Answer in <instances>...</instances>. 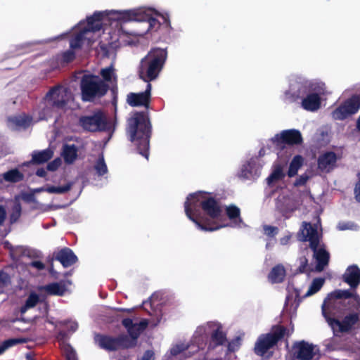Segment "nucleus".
I'll list each match as a JSON object with an SVG mask.
<instances>
[{
    "label": "nucleus",
    "instance_id": "f257e3e1",
    "mask_svg": "<svg viewBox=\"0 0 360 360\" xmlns=\"http://www.w3.org/2000/svg\"><path fill=\"white\" fill-rule=\"evenodd\" d=\"M155 16L162 18L167 29H172L169 12L150 6L96 11L72 29L70 49L63 53L62 60L65 63L73 60L79 51L89 49L98 39L103 55L114 57L120 46L128 44L127 37L129 32L124 29V25L129 22L143 23L144 29L137 34L143 35L158 25Z\"/></svg>",
    "mask_w": 360,
    "mask_h": 360
},
{
    "label": "nucleus",
    "instance_id": "f03ea898",
    "mask_svg": "<svg viewBox=\"0 0 360 360\" xmlns=\"http://www.w3.org/2000/svg\"><path fill=\"white\" fill-rule=\"evenodd\" d=\"M184 210L187 217L198 229L204 231H214L226 226L242 228L244 226L238 207L231 205L224 210L208 193L198 191L188 195Z\"/></svg>",
    "mask_w": 360,
    "mask_h": 360
},
{
    "label": "nucleus",
    "instance_id": "7ed1b4c3",
    "mask_svg": "<svg viewBox=\"0 0 360 360\" xmlns=\"http://www.w3.org/2000/svg\"><path fill=\"white\" fill-rule=\"evenodd\" d=\"M330 94L326 83L321 79L295 74L289 77V89L284 91L282 98L288 102L301 98V108L313 112L321 108L322 98Z\"/></svg>",
    "mask_w": 360,
    "mask_h": 360
},
{
    "label": "nucleus",
    "instance_id": "20e7f679",
    "mask_svg": "<svg viewBox=\"0 0 360 360\" xmlns=\"http://www.w3.org/2000/svg\"><path fill=\"white\" fill-rule=\"evenodd\" d=\"M227 341L223 324L216 320L203 322L195 328L189 342L179 341L173 344L169 351L170 356L183 354L187 357L186 350L192 347L196 350H212L224 345Z\"/></svg>",
    "mask_w": 360,
    "mask_h": 360
},
{
    "label": "nucleus",
    "instance_id": "39448f33",
    "mask_svg": "<svg viewBox=\"0 0 360 360\" xmlns=\"http://www.w3.org/2000/svg\"><path fill=\"white\" fill-rule=\"evenodd\" d=\"M342 298H351L353 307L356 309L360 307V297L356 292L352 293L348 290H336L327 296L322 304V313L335 335L349 330L359 319L356 314L345 316L342 321L330 316L334 311L340 310Z\"/></svg>",
    "mask_w": 360,
    "mask_h": 360
},
{
    "label": "nucleus",
    "instance_id": "423d86ee",
    "mask_svg": "<svg viewBox=\"0 0 360 360\" xmlns=\"http://www.w3.org/2000/svg\"><path fill=\"white\" fill-rule=\"evenodd\" d=\"M127 132L130 141L139 150V153L148 159L150 124L148 116L143 112H136L129 120Z\"/></svg>",
    "mask_w": 360,
    "mask_h": 360
},
{
    "label": "nucleus",
    "instance_id": "0eeeda50",
    "mask_svg": "<svg viewBox=\"0 0 360 360\" xmlns=\"http://www.w3.org/2000/svg\"><path fill=\"white\" fill-rule=\"evenodd\" d=\"M319 224L311 225L310 223L303 222L298 233V238L302 241H309L310 248L314 252L316 261L315 270L320 272L328 265L329 253L326 250L321 243V235L319 231Z\"/></svg>",
    "mask_w": 360,
    "mask_h": 360
},
{
    "label": "nucleus",
    "instance_id": "6e6552de",
    "mask_svg": "<svg viewBox=\"0 0 360 360\" xmlns=\"http://www.w3.org/2000/svg\"><path fill=\"white\" fill-rule=\"evenodd\" d=\"M167 58V53L165 49L160 48L151 49L140 62L139 68L140 77L147 84L155 79L162 71Z\"/></svg>",
    "mask_w": 360,
    "mask_h": 360
},
{
    "label": "nucleus",
    "instance_id": "1a4fd4ad",
    "mask_svg": "<svg viewBox=\"0 0 360 360\" xmlns=\"http://www.w3.org/2000/svg\"><path fill=\"white\" fill-rule=\"evenodd\" d=\"M293 330V327L289 329H286L281 326L274 327L269 333L259 337L255 346V353L259 356H264L279 340L285 336L291 335Z\"/></svg>",
    "mask_w": 360,
    "mask_h": 360
},
{
    "label": "nucleus",
    "instance_id": "9d476101",
    "mask_svg": "<svg viewBox=\"0 0 360 360\" xmlns=\"http://www.w3.org/2000/svg\"><path fill=\"white\" fill-rule=\"evenodd\" d=\"M82 97L84 101H90L96 96H103L108 91V85L99 77L84 75L81 80Z\"/></svg>",
    "mask_w": 360,
    "mask_h": 360
},
{
    "label": "nucleus",
    "instance_id": "9b49d317",
    "mask_svg": "<svg viewBox=\"0 0 360 360\" xmlns=\"http://www.w3.org/2000/svg\"><path fill=\"white\" fill-rule=\"evenodd\" d=\"M45 101L56 110H65L75 106L71 92L63 86H56L50 90L46 96Z\"/></svg>",
    "mask_w": 360,
    "mask_h": 360
},
{
    "label": "nucleus",
    "instance_id": "f8f14e48",
    "mask_svg": "<svg viewBox=\"0 0 360 360\" xmlns=\"http://www.w3.org/2000/svg\"><path fill=\"white\" fill-rule=\"evenodd\" d=\"M360 109V96L354 95L342 102L332 112V117L336 120H343L356 114Z\"/></svg>",
    "mask_w": 360,
    "mask_h": 360
},
{
    "label": "nucleus",
    "instance_id": "ddd939ff",
    "mask_svg": "<svg viewBox=\"0 0 360 360\" xmlns=\"http://www.w3.org/2000/svg\"><path fill=\"white\" fill-rule=\"evenodd\" d=\"M79 123L85 130L90 131L105 130L108 125L106 117L101 112L81 117Z\"/></svg>",
    "mask_w": 360,
    "mask_h": 360
},
{
    "label": "nucleus",
    "instance_id": "4468645a",
    "mask_svg": "<svg viewBox=\"0 0 360 360\" xmlns=\"http://www.w3.org/2000/svg\"><path fill=\"white\" fill-rule=\"evenodd\" d=\"M123 326L127 328L129 335L132 340L129 342L127 341V345H124L127 347H131L136 345V339L140 334L146 329L148 322L146 319H124L122 321Z\"/></svg>",
    "mask_w": 360,
    "mask_h": 360
},
{
    "label": "nucleus",
    "instance_id": "2eb2a0df",
    "mask_svg": "<svg viewBox=\"0 0 360 360\" xmlns=\"http://www.w3.org/2000/svg\"><path fill=\"white\" fill-rule=\"evenodd\" d=\"M264 165L259 158H252L242 165L238 175L245 179H257L260 176Z\"/></svg>",
    "mask_w": 360,
    "mask_h": 360
},
{
    "label": "nucleus",
    "instance_id": "dca6fc26",
    "mask_svg": "<svg viewBox=\"0 0 360 360\" xmlns=\"http://www.w3.org/2000/svg\"><path fill=\"white\" fill-rule=\"evenodd\" d=\"M318 352L316 346L304 340L296 342L292 345L293 356L297 360H313Z\"/></svg>",
    "mask_w": 360,
    "mask_h": 360
},
{
    "label": "nucleus",
    "instance_id": "f3484780",
    "mask_svg": "<svg viewBox=\"0 0 360 360\" xmlns=\"http://www.w3.org/2000/svg\"><path fill=\"white\" fill-rule=\"evenodd\" d=\"M297 206L298 202L288 190H283L276 199V209L285 216L293 212Z\"/></svg>",
    "mask_w": 360,
    "mask_h": 360
},
{
    "label": "nucleus",
    "instance_id": "a211bd4d",
    "mask_svg": "<svg viewBox=\"0 0 360 360\" xmlns=\"http://www.w3.org/2000/svg\"><path fill=\"white\" fill-rule=\"evenodd\" d=\"M271 141L273 143L280 146L283 143L289 145L300 144L302 141V138L300 131L296 129H288L276 134L271 138Z\"/></svg>",
    "mask_w": 360,
    "mask_h": 360
},
{
    "label": "nucleus",
    "instance_id": "6ab92c4d",
    "mask_svg": "<svg viewBox=\"0 0 360 360\" xmlns=\"http://www.w3.org/2000/svg\"><path fill=\"white\" fill-rule=\"evenodd\" d=\"M96 344L101 348L112 351L120 349V347H127L124 345H127V338H112L106 335H97L95 337Z\"/></svg>",
    "mask_w": 360,
    "mask_h": 360
},
{
    "label": "nucleus",
    "instance_id": "aec40b11",
    "mask_svg": "<svg viewBox=\"0 0 360 360\" xmlns=\"http://www.w3.org/2000/svg\"><path fill=\"white\" fill-rule=\"evenodd\" d=\"M151 84L148 83L146 89L143 92L130 93L127 96V103L131 106H146L147 107L150 98Z\"/></svg>",
    "mask_w": 360,
    "mask_h": 360
},
{
    "label": "nucleus",
    "instance_id": "412c9836",
    "mask_svg": "<svg viewBox=\"0 0 360 360\" xmlns=\"http://www.w3.org/2000/svg\"><path fill=\"white\" fill-rule=\"evenodd\" d=\"M285 165L284 163L276 162L274 163L271 172L266 179V183L269 186H274L276 183L282 181L285 174Z\"/></svg>",
    "mask_w": 360,
    "mask_h": 360
},
{
    "label": "nucleus",
    "instance_id": "4be33fe9",
    "mask_svg": "<svg viewBox=\"0 0 360 360\" xmlns=\"http://www.w3.org/2000/svg\"><path fill=\"white\" fill-rule=\"evenodd\" d=\"M337 156L333 152H327L319 156L318 167L320 170L328 172L335 168Z\"/></svg>",
    "mask_w": 360,
    "mask_h": 360
},
{
    "label": "nucleus",
    "instance_id": "5701e85b",
    "mask_svg": "<svg viewBox=\"0 0 360 360\" xmlns=\"http://www.w3.org/2000/svg\"><path fill=\"white\" fill-rule=\"evenodd\" d=\"M343 280L351 288H356L360 284V269L356 265L348 266L343 274Z\"/></svg>",
    "mask_w": 360,
    "mask_h": 360
},
{
    "label": "nucleus",
    "instance_id": "b1692460",
    "mask_svg": "<svg viewBox=\"0 0 360 360\" xmlns=\"http://www.w3.org/2000/svg\"><path fill=\"white\" fill-rule=\"evenodd\" d=\"M64 267H68L77 262V257L69 248H64L59 251L56 257Z\"/></svg>",
    "mask_w": 360,
    "mask_h": 360
},
{
    "label": "nucleus",
    "instance_id": "393cba45",
    "mask_svg": "<svg viewBox=\"0 0 360 360\" xmlns=\"http://www.w3.org/2000/svg\"><path fill=\"white\" fill-rule=\"evenodd\" d=\"M286 271L282 264L274 266L268 275V281L271 283H279L284 281Z\"/></svg>",
    "mask_w": 360,
    "mask_h": 360
},
{
    "label": "nucleus",
    "instance_id": "a878e982",
    "mask_svg": "<svg viewBox=\"0 0 360 360\" xmlns=\"http://www.w3.org/2000/svg\"><path fill=\"white\" fill-rule=\"evenodd\" d=\"M32 122V119L25 115H20L8 118V126L10 127H27Z\"/></svg>",
    "mask_w": 360,
    "mask_h": 360
},
{
    "label": "nucleus",
    "instance_id": "bb28decb",
    "mask_svg": "<svg viewBox=\"0 0 360 360\" xmlns=\"http://www.w3.org/2000/svg\"><path fill=\"white\" fill-rule=\"evenodd\" d=\"M62 156L67 164L72 163L77 157V149L73 144L63 146Z\"/></svg>",
    "mask_w": 360,
    "mask_h": 360
},
{
    "label": "nucleus",
    "instance_id": "cd10ccee",
    "mask_svg": "<svg viewBox=\"0 0 360 360\" xmlns=\"http://www.w3.org/2000/svg\"><path fill=\"white\" fill-rule=\"evenodd\" d=\"M101 75L103 79V82L108 85V88L109 87V85H113L116 83L117 77L112 65L101 69Z\"/></svg>",
    "mask_w": 360,
    "mask_h": 360
},
{
    "label": "nucleus",
    "instance_id": "c85d7f7f",
    "mask_svg": "<svg viewBox=\"0 0 360 360\" xmlns=\"http://www.w3.org/2000/svg\"><path fill=\"white\" fill-rule=\"evenodd\" d=\"M49 295H63L66 291V288L63 283H53L41 288Z\"/></svg>",
    "mask_w": 360,
    "mask_h": 360
},
{
    "label": "nucleus",
    "instance_id": "c756f323",
    "mask_svg": "<svg viewBox=\"0 0 360 360\" xmlns=\"http://www.w3.org/2000/svg\"><path fill=\"white\" fill-rule=\"evenodd\" d=\"M304 163V158L301 155H295L289 165L287 174L289 177L295 176Z\"/></svg>",
    "mask_w": 360,
    "mask_h": 360
},
{
    "label": "nucleus",
    "instance_id": "7c9ffc66",
    "mask_svg": "<svg viewBox=\"0 0 360 360\" xmlns=\"http://www.w3.org/2000/svg\"><path fill=\"white\" fill-rule=\"evenodd\" d=\"M53 152L51 149L34 152L32 154V161L35 163H43L49 160L53 156Z\"/></svg>",
    "mask_w": 360,
    "mask_h": 360
},
{
    "label": "nucleus",
    "instance_id": "2f4dec72",
    "mask_svg": "<svg viewBox=\"0 0 360 360\" xmlns=\"http://www.w3.org/2000/svg\"><path fill=\"white\" fill-rule=\"evenodd\" d=\"M325 283V278H314L311 283L310 284L307 291L306 292L304 297H309L317 292H319L321 288L323 287V284Z\"/></svg>",
    "mask_w": 360,
    "mask_h": 360
},
{
    "label": "nucleus",
    "instance_id": "473e14b6",
    "mask_svg": "<svg viewBox=\"0 0 360 360\" xmlns=\"http://www.w3.org/2000/svg\"><path fill=\"white\" fill-rule=\"evenodd\" d=\"M26 342V340L23 338H13L4 341L0 345V355L4 354L8 349L20 343Z\"/></svg>",
    "mask_w": 360,
    "mask_h": 360
},
{
    "label": "nucleus",
    "instance_id": "72a5a7b5",
    "mask_svg": "<svg viewBox=\"0 0 360 360\" xmlns=\"http://www.w3.org/2000/svg\"><path fill=\"white\" fill-rule=\"evenodd\" d=\"M3 178L8 182H18L22 179L23 175L18 169H11L3 174Z\"/></svg>",
    "mask_w": 360,
    "mask_h": 360
},
{
    "label": "nucleus",
    "instance_id": "f704fd0d",
    "mask_svg": "<svg viewBox=\"0 0 360 360\" xmlns=\"http://www.w3.org/2000/svg\"><path fill=\"white\" fill-rule=\"evenodd\" d=\"M94 169L96 171V173L100 176H103L108 172L107 165L105 162L104 158L103 155H101L98 158L94 165Z\"/></svg>",
    "mask_w": 360,
    "mask_h": 360
},
{
    "label": "nucleus",
    "instance_id": "c9c22d12",
    "mask_svg": "<svg viewBox=\"0 0 360 360\" xmlns=\"http://www.w3.org/2000/svg\"><path fill=\"white\" fill-rule=\"evenodd\" d=\"M38 302V295L35 293H31L27 299L25 306L21 308V312L25 313L28 309L34 307Z\"/></svg>",
    "mask_w": 360,
    "mask_h": 360
},
{
    "label": "nucleus",
    "instance_id": "e433bc0d",
    "mask_svg": "<svg viewBox=\"0 0 360 360\" xmlns=\"http://www.w3.org/2000/svg\"><path fill=\"white\" fill-rule=\"evenodd\" d=\"M71 188V184H68L61 186H48L46 191L49 193H64L68 191Z\"/></svg>",
    "mask_w": 360,
    "mask_h": 360
},
{
    "label": "nucleus",
    "instance_id": "4c0bfd02",
    "mask_svg": "<svg viewBox=\"0 0 360 360\" xmlns=\"http://www.w3.org/2000/svg\"><path fill=\"white\" fill-rule=\"evenodd\" d=\"M21 214V206L18 202H15L13 208L12 212L11 214L10 220L11 223L15 222L20 217Z\"/></svg>",
    "mask_w": 360,
    "mask_h": 360
},
{
    "label": "nucleus",
    "instance_id": "58836bf2",
    "mask_svg": "<svg viewBox=\"0 0 360 360\" xmlns=\"http://www.w3.org/2000/svg\"><path fill=\"white\" fill-rule=\"evenodd\" d=\"M264 233L268 237H274L278 233V229L276 226L264 225L263 226Z\"/></svg>",
    "mask_w": 360,
    "mask_h": 360
},
{
    "label": "nucleus",
    "instance_id": "ea45409f",
    "mask_svg": "<svg viewBox=\"0 0 360 360\" xmlns=\"http://www.w3.org/2000/svg\"><path fill=\"white\" fill-rule=\"evenodd\" d=\"M309 179V176L307 174H302V175L299 176L295 181L294 182L295 186H300L304 185L307 181Z\"/></svg>",
    "mask_w": 360,
    "mask_h": 360
},
{
    "label": "nucleus",
    "instance_id": "a19ab883",
    "mask_svg": "<svg viewBox=\"0 0 360 360\" xmlns=\"http://www.w3.org/2000/svg\"><path fill=\"white\" fill-rule=\"evenodd\" d=\"M338 229L340 231L353 230L356 229V226L352 222H340Z\"/></svg>",
    "mask_w": 360,
    "mask_h": 360
},
{
    "label": "nucleus",
    "instance_id": "79ce46f5",
    "mask_svg": "<svg viewBox=\"0 0 360 360\" xmlns=\"http://www.w3.org/2000/svg\"><path fill=\"white\" fill-rule=\"evenodd\" d=\"M60 165L61 160L58 158L47 165V169L53 172L56 170L60 166Z\"/></svg>",
    "mask_w": 360,
    "mask_h": 360
},
{
    "label": "nucleus",
    "instance_id": "37998d69",
    "mask_svg": "<svg viewBox=\"0 0 360 360\" xmlns=\"http://www.w3.org/2000/svg\"><path fill=\"white\" fill-rule=\"evenodd\" d=\"M21 198L26 202H35V197L34 194L31 191L30 193H24L21 195Z\"/></svg>",
    "mask_w": 360,
    "mask_h": 360
},
{
    "label": "nucleus",
    "instance_id": "c03bdc74",
    "mask_svg": "<svg viewBox=\"0 0 360 360\" xmlns=\"http://www.w3.org/2000/svg\"><path fill=\"white\" fill-rule=\"evenodd\" d=\"M155 353L153 350H147L139 360H154Z\"/></svg>",
    "mask_w": 360,
    "mask_h": 360
},
{
    "label": "nucleus",
    "instance_id": "a18cd8bd",
    "mask_svg": "<svg viewBox=\"0 0 360 360\" xmlns=\"http://www.w3.org/2000/svg\"><path fill=\"white\" fill-rule=\"evenodd\" d=\"M65 323L66 325L67 329H68L70 332H75L78 328L77 323L75 321H68Z\"/></svg>",
    "mask_w": 360,
    "mask_h": 360
},
{
    "label": "nucleus",
    "instance_id": "49530a36",
    "mask_svg": "<svg viewBox=\"0 0 360 360\" xmlns=\"http://www.w3.org/2000/svg\"><path fill=\"white\" fill-rule=\"evenodd\" d=\"M292 236V233H287L286 235L283 236L280 238L279 243L281 245H287L289 244L291 238Z\"/></svg>",
    "mask_w": 360,
    "mask_h": 360
},
{
    "label": "nucleus",
    "instance_id": "de8ad7c7",
    "mask_svg": "<svg viewBox=\"0 0 360 360\" xmlns=\"http://www.w3.org/2000/svg\"><path fill=\"white\" fill-rule=\"evenodd\" d=\"M65 351L67 352L68 358L69 360L75 358V352L69 345L63 346Z\"/></svg>",
    "mask_w": 360,
    "mask_h": 360
},
{
    "label": "nucleus",
    "instance_id": "09e8293b",
    "mask_svg": "<svg viewBox=\"0 0 360 360\" xmlns=\"http://www.w3.org/2000/svg\"><path fill=\"white\" fill-rule=\"evenodd\" d=\"M300 266L299 267L300 272H304L306 270L307 265V259L305 257H302L300 259Z\"/></svg>",
    "mask_w": 360,
    "mask_h": 360
},
{
    "label": "nucleus",
    "instance_id": "8fccbe9b",
    "mask_svg": "<svg viewBox=\"0 0 360 360\" xmlns=\"http://www.w3.org/2000/svg\"><path fill=\"white\" fill-rule=\"evenodd\" d=\"M30 266L34 267L38 270H41L44 269V264L40 261H34L30 263Z\"/></svg>",
    "mask_w": 360,
    "mask_h": 360
},
{
    "label": "nucleus",
    "instance_id": "3c124183",
    "mask_svg": "<svg viewBox=\"0 0 360 360\" xmlns=\"http://www.w3.org/2000/svg\"><path fill=\"white\" fill-rule=\"evenodd\" d=\"M354 193H355L356 200L360 202V178H359V181L356 184Z\"/></svg>",
    "mask_w": 360,
    "mask_h": 360
},
{
    "label": "nucleus",
    "instance_id": "603ef678",
    "mask_svg": "<svg viewBox=\"0 0 360 360\" xmlns=\"http://www.w3.org/2000/svg\"><path fill=\"white\" fill-rule=\"evenodd\" d=\"M6 217V212L5 208L0 205V224H1Z\"/></svg>",
    "mask_w": 360,
    "mask_h": 360
},
{
    "label": "nucleus",
    "instance_id": "864d4df0",
    "mask_svg": "<svg viewBox=\"0 0 360 360\" xmlns=\"http://www.w3.org/2000/svg\"><path fill=\"white\" fill-rule=\"evenodd\" d=\"M0 281L3 283L6 284L9 281V277H8V274H6L4 272H1L0 273Z\"/></svg>",
    "mask_w": 360,
    "mask_h": 360
},
{
    "label": "nucleus",
    "instance_id": "5fc2aeb1",
    "mask_svg": "<svg viewBox=\"0 0 360 360\" xmlns=\"http://www.w3.org/2000/svg\"><path fill=\"white\" fill-rule=\"evenodd\" d=\"M37 176H40V177H44V176H45V175H46V171H45V169H42V168H41V169H37Z\"/></svg>",
    "mask_w": 360,
    "mask_h": 360
},
{
    "label": "nucleus",
    "instance_id": "6e6d98bb",
    "mask_svg": "<svg viewBox=\"0 0 360 360\" xmlns=\"http://www.w3.org/2000/svg\"><path fill=\"white\" fill-rule=\"evenodd\" d=\"M46 187H41V188L33 189L32 191L34 193V194L35 195V193H40L42 191H46Z\"/></svg>",
    "mask_w": 360,
    "mask_h": 360
},
{
    "label": "nucleus",
    "instance_id": "4d7b16f0",
    "mask_svg": "<svg viewBox=\"0 0 360 360\" xmlns=\"http://www.w3.org/2000/svg\"><path fill=\"white\" fill-rule=\"evenodd\" d=\"M26 359H27V360H34V358H33V356L32 354H27Z\"/></svg>",
    "mask_w": 360,
    "mask_h": 360
},
{
    "label": "nucleus",
    "instance_id": "13d9d810",
    "mask_svg": "<svg viewBox=\"0 0 360 360\" xmlns=\"http://www.w3.org/2000/svg\"><path fill=\"white\" fill-rule=\"evenodd\" d=\"M356 128L360 131V116L359 117V118L356 121Z\"/></svg>",
    "mask_w": 360,
    "mask_h": 360
},
{
    "label": "nucleus",
    "instance_id": "bf43d9fd",
    "mask_svg": "<svg viewBox=\"0 0 360 360\" xmlns=\"http://www.w3.org/2000/svg\"><path fill=\"white\" fill-rule=\"evenodd\" d=\"M68 32H65V33H63V34H60V35H58V36L56 37V39H62V38H63L64 37L67 36V35H68Z\"/></svg>",
    "mask_w": 360,
    "mask_h": 360
},
{
    "label": "nucleus",
    "instance_id": "052dcab7",
    "mask_svg": "<svg viewBox=\"0 0 360 360\" xmlns=\"http://www.w3.org/2000/svg\"><path fill=\"white\" fill-rule=\"evenodd\" d=\"M4 246H5L6 248H11V245H10V243H9L8 242L6 241V242H4Z\"/></svg>",
    "mask_w": 360,
    "mask_h": 360
},
{
    "label": "nucleus",
    "instance_id": "680f3d73",
    "mask_svg": "<svg viewBox=\"0 0 360 360\" xmlns=\"http://www.w3.org/2000/svg\"><path fill=\"white\" fill-rule=\"evenodd\" d=\"M159 322H160V320H158L157 322H155V323H153V324H152V326H153V327H155V326H156L158 324V323H159Z\"/></svg>",
    "mask_w": 360,
    "mask_h": 360
},
{
    "label": "nucleus",
    "instance_id": "e2e57ef3",
    "mask_svg": "<svg viewBox=\"0 0 360 360\" xmlns=\"http://www.w3.org/2000/svg\"><path fill=\"white\" fill-rule=\"evenodd\" d=\"M11 254L12 257H15V252H14L13 250H11Z\"/></svg>",
    "mask_w": 360,
    "mask_h": 360
},
{
    "label": "nucleus",
    "instance_id": "0e129e2a",
    "mask_svg": "<svg viewBox=\"0 0 360 360\" xmlns=\"http://www.w3.org/2000/svg\"><path fill=\"white\" fill-rule=\"evenodd\" d=\"M47 117L46 116H44V117H40L38 120H43V119H46Z\"/></svg>",
    "mask_w": 360,
    "mask_h": 360
},
{
    "label": "nucleus",
    "instance_id": "69168bd1",
    "mask_svg": "<svg viewBox=\"0 0 360 360\" xmlns=\"http://www.w3.org/2000/svg\"><path fill=\"white\" fill-rule=\"evenodd\" d=\"M269 243H268L266 244V248H269Z\"/></svg>",
    "mask_w": 360,
    "mask_h": 360
},
{
    "label": "nucleus",
    "instance_id": "338daca9",
    "mask_svg": "<svg viewBox=\"0 0 360 360\" xmlns=\"http://www.w3.org/2000/svg\"><path fill=\"white\" fill-rule=\"evenodd\" d=\"M259 155H262V150L259 151Z\"/></svg>",
    "mask_w": 360,
    "mask_h": 360
}]
</instances>
